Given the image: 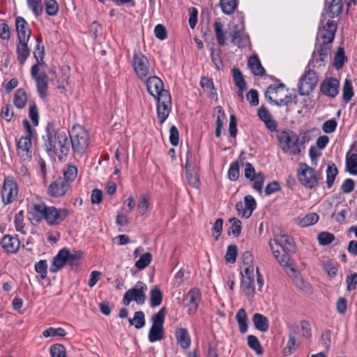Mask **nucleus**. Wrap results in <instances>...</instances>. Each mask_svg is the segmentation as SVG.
I'll return each instance as SVG.
<instances>
[{
  "label": "nucleus",
  "instance_id": "f8f14e48",
  "mask_svg": "<svg viewBox=\"0 0 357 357\" xmlns=\"http://www.w3.org/2000/svg\"><path fill=\"white\" fill-rule=\"evenodd\" d=\"M298 178L303 185L309 188L315 187L319 182L315 170L305 163L299 164Z\"/></svg>",
  "mask_w": 357,
  "mask_h": 357
},
{
  "label": "nucleus",
  "instance_id": "4468645a",
  "mask_svg": "<svg viewBox=\"0 0 357 357\" xmlns=\"http://www.w3.org/2000/svg\"><path fill=\"white\" fill-rule=\"evenodd\" d=\"M244 175L246 178L253 182L252 188L261 193L265 181L264 174L261 172L256 173L253 165L250 162H246L245 164Z\"/></svg>",
  "mask_w": 357,
  "mask_h": 357
},
{
  "label": "nucleus",
  "instance_id": "338daca9",
  "mask_svg": "<svg viewBox=\"0 0 357 357\" xmlns=\"http://www.w3.org/2000/svg\"><path fill=\"white\" fill-rule=\"evenodd\" d=\"M132 321H135V327L137 329L142 328L145 325V317L142 311H137L135 312Z\"/></svg>",
  "mask_w": 357,
  "mask_h": 357
},
{
  "label": "nucleus",
  "instance_id": "a211bd4d",
  "mask_svg": "<svg viewBox=\"0 0 357 357\" xmlns=\"http://www.w3.org/2000/svg\"><path fill=\"white\" fill-rule=\"evenodd\" d=\"M330 52V47L316 44V49L312 53V59L308 66L313 68H319L325 65L326 59L328 58Z\"/></svg>",
  "mask_w": 357,
  "mask_h": 357
},
{
  "label": "nucleus",
  "instance_id": "0eeeda50",
  "mask_svg": "<svg viewBox=\"0 0 357 357\" xmlns=\"http://www.w3.org/2000/svg\"><path fill=\"white\" fill-rule=\"evenodd\" d=\"M337 23L332 20H328L326 22L321 19L318 28V33L316 38V44L330 47L329 45L333 41L337 31Z\"/></svg>",
  "mask_w": 357,
  "mask_h": 357
},
{
  "label": "nucleus",
  "instance_id": "6e6d98bb",
  "mask_svg": "<svg viewBox=\"0 0 357 357\" xmlns=\"http://www.w3.org/2000/svg\"><path fill=\"white\" fill-rule=\"evenodd\" d=\"M66 334L65 330L62 328H52L50 327L43 332V335L45 337H53V336H61L63 337Z\"/></svg>",
  "mask_w": 357,
  "mask_h": 357
},
{
  "label": "nucleus",
  "instance_id": "c85d7f7f",
  "mask_svg": "<svg viewBox=\"0 0 357 357\" xmlns=\"http://www.w3.org/2000/svg\"><path fill=\"white\" fill-rule=\"evenodd\" d=\"M175 337L177 343L183 349H187L191 344V338L186 328H178L175 331Z\"/></svg>",
  "mask_w": 357,
  "mask_h": 357
},
{
  "label": "nucleus",
  "instance_id": "dca6fc26",
  "mask_svg": "<svg viewBox=\"0 0 357 357\" xmlns=\"http://www.w3.org/2000/svg\"><path fill=\"white\" fill-rule=\"evenodd\" d=\"M185 169L188 184L192 188H199L200 186V180L198 167L191 161V154L189 151L187 153Z\"/></svg>",
  "mask_w": 357,
  "mask_h": 357
},
{
  "label": "nucleus",
  "instance_id": "774afa93",
  "mask_svg": "<svg viewBox=\"0 0 357 357\" xmlns=\"http://www.w3.org/2000/svg\"><path fill=\"white\" fill-rule=\"evenodd\" d=\"M337 126V123L335 119H331L325 121L322 126V130L325 133L333 132Z\"/></svg>",
  "mask_w": 357,
  "mask_h": 357
},
{
  "label": "nucleus",
  "instance_id": "393cba45",
  "mask_svg": "<svg viewBox=\"0 0 357 357\" xmlns=\"http://www.w3.org/2000/svg\"><path fill=\"white\" fill-rule=\"evenodd\" d=\"M15 24L17 40H29L31 35V29L25 19L21 16L16 17Z\"/></svg>",
  "mask_w": 357,
  "mask_h": 357
},
{
  "label": "nucleus",
  "instance_id": "f03ea898",
  "mask_svg": "<svg viewBox=\"0 0 357 357\" xmlns=\"http://www.w3.org/2000/svg\"><path fill=\"white\" fill-rule=\"evenodd\" d=\"M28 211L31 216V220H35L37 223L44 220L50 225L61 224L69 215V212L66 208L48 206L42 201L30 203L28 206Z\"/></svg>",
  "mask_w": 357,
  "mask_h": 357
},
{
  "label": "nucleus",
  "instance_id": "7c9ffc66",
  "mask_svg": "<svg viewBox=\"0 0 357 357\" xmlns=\"http://www.w3.org/2000/svg\"><path fill=\"white\" fill-rule=\"evenodd\" d=\"M36 82L37 91L39 96L45 99L47 96L48 77L45 73H40L39 77L34 79Z\"/></svg>",
  "mask_w": 357,
  "mask_h": 357
},
{
  "label": "nucleus",
  "instance_id": "603ef678",
  "mask_svg": "<svg viewBox=\"0 0 357 357\" xmlns=\"http://www.w3.org/2000/svg\"><path fill=\"white\" fill-rule=\"evenodd\" d=\"M347 59L344 56V51L342 47H339L334 56V66L337 70L341 69Z\"/></svg>",
  "mask_w": 357,
  "mask_h": 357
},
{
  "label": "nucleus",
  "instance_id": "5fc2aeb1",
  "mask_svg": "<svg viewBox=\"0 0 357 357\" xmlns=\"http://www.w3.org/2000/svg\"><path fill=\"white\" fill-rule=\"evenodd\" d=\"M14 224H15V229L17 231H20L22 234H25V231L24 230V211H20L15 214V218H14Z\"/></svg>",
  "mask_w": 357,
  "mask_h": 357
},
{
  "label": "nucleus",
  "instance_id": "de8ad7c7",
  "mask_svg": "<svg viewBox=\"0 0 357 357\" xmlns=\"http://www.w3.org/2000/svg\"><path fill=\"white\" fill-rule=\"evenodd\" d=\"M77 175V169L74 165H68L66 170L63 171V180H65L67 183H70L75 179Z\"/></svg>",
  "mask_w": 357,
  "mask_h": 357
},
{
  "label": "nucleus",
  "instance_id": "0e129e2a",
  "mask_svg": "<svg viewBox=\"0 0 357 357\" xmlns=\"http://www.w3.org/2000/svg\"><path fill=\"white\" fill-rule=\"evenodd\" d=\"M50 354L52 357H66V349L60 344H53L50 347Z\"/></svg>",
  "mask_w": 357,
  "mask_h": 357
},
{
  "label": "nucleus",
  "instance_id": "e2e57ef3",
  "mask_svg": "<svg viewBox=\"0 0 357 357\" xmlns=\"http://www.w3.org/2000/svg\"><path fill=\"white\" fill-rule=\"evenodd\" d=\"M35 271L40 274L42 279H45L47 274V264L46 260H40L35 264Z\"/></svg>",
  "mask_w": 357,
  "mask_h": 357
},
{
  "label": "nucleus",
  "instance_id": "680f3d73",
  "mask_svg": "<svg viewBox=\"0 0 357 357\" xmlns=\"http://www.w3.org/2000/svg\"><path fill=\"white\" fill-rule=\"evenodd\" d=\"M323 267L324 271L328 275L334 277L337 275V263L333 261H326L323 262Z\"/></svg>",
  "mask_w": 357,
  "mask_h": 357
},
{
  "label": "nucleus",
  "instance_id": "052dcab7",
  "mask_svg": "<svg viewBox=\"0 0 357 357\" xmlns=\"http://www.w3.org/2000/svg\"><path fill=\"white\" fill-rule=\"evenodd\" d=\"M239 177V164L238 161L231 163L228 170V178L229 180L235 181Z\"/></svg>",
  "mask_w": 357,
  "mask_h": 357
},
{
  "label": "nucleus",
  "instance_id": "f3484780",
  "mask_svg": "<svg viewBox=\"0 0 357 357\" xmlns=\"http://www.w3.org/2000/svg\"><path fill=\"white\" fill-rule=\"evenodd\" d=\"M146 86L148 92L155 100L158 99L164 92H169L164 89L162 81L157 76L150 75L146 79Z\"/></svg>",
  "mask_w": 357,
  "mask_h": 357
},
{
  "label": "nucleus",
  "instance_id": "aec40b11",
  "mask_svg": "<svg viewBox=\"0 0 357 357\" xmlns=\"http://www.w3.org/2000/svg\"><path fill=\"white\" fill-rule=\"evenodd\" d=\"M229 36L231 43L239 48L245 47L250 44L249 36L243 33V26L234 25Z\"/></svg>",
  "mask_w": 357,
  "mask_h": 357
},
{
  "label": "nucleus",
  "instance_id": "c03bdc74",
  "mask_svg": "<svg viewBox=\"0 0 357 357\" xmlns=\"http://www.w3.org/2000/svg\"><path fill=\"white\" fill-rule=\"evenodd\" d=\"M26 3L29 8L36 17L43 14V7L42 0H26Z\"/></svg>",
  "mask_w": 357,
  "mask_h": 357
},
{
  "label": "nucleus",
  "instance_id": "412c9836",
  "mask_svg": "<svg viewBox=\"0 0 357 357\" xmlns=\"http://www.w3.org/2000/svg\"><path fill=\"white\" fill-rule=\"evenodd\" d=\"M241 276V286L245 295L251 298L255 294V272L248 273L246 272H240Z\"/></svg>",
  "mask_w": 357,
  "mask_h": 357
},
{
  "label": "nucleus",
  "instance_id": "cd10ccee",
  "mask_svg": "<svg viewBox=\"0 0 357 357\" xmlns=\"http://www.w3.org/2000/svg\"><path fill=\"white\" fill-rule=\"evenodd\" d=\"M2 248L10 253H15L20 248V242L17 236L5 235L1 241Z\"/></svg>",
  "mask_w": 357,
  "mask_h": 357
},
{
  "label": "nucleus",
  "instance_id": "423d86ee",
  "mask_svg": "<svg viewBox=\"0 0 357 357\" xmlns=\"http://www.w3.org/2000/svg\"><path fill=\"white\" fill-rule=\"evenodd\" d=\"M69 135L73 152L77 155H83L88 148L89 141L86 130L80 125H75Z\"/></svg>",
  "mask_w": 357,
  "mask_h": 357
},
{
  "label": "nucleus",
  "instance_id": "e433bc0d",
  "mask_svg": "<svg viewBox=\"0 0 357 357\" xmlns=\"http://www.w3.org/2000/svg\"><path fill=\"white\" fill-rule=\"evenodd\" d=\"M162 299L163 294L158 287H155L151 290L149 300L151 307L159 306L162 303Z\"/></svg>",
  "mask_w": 357,
  "mask_h": 357
},
{
  "label": "nucleus",
  "instance_id": "6e6552de",
  "mask_svg": "<svg viewBox=\"0 0 357 357\" xmlns=\"http://www.w3.org/2000/svg\"><path fill=\"white\" fill-rule=\"evenodd\" d=\"M284 89V84H271L266 90L265 98L271 103L277 106H287L291 102L292 96L285 95L284 98H280Z\"/></svg>",
  "mask_w": 357,
  "mask_h": 357
},
{
  "label": "nucleus",
  "instance_id": "39448f33",
  "mask_svg": "<svg viewBox=\"0 0 357 357\" xmlns=\"http://www.w3.org/2000/svg\"><path fill=\"white\" fill-rule=\"evenodd\" d=\"M279 146L284 153L298 155L301 152V144L298 136L291 130L280 131L277 136Z\"/></svg>",
  "mask_w": 357,
  "mask_h": 357
},
{
  "label": "nucleus",
  "instance_id": "c756f323",
  "mask_svg": "<svg viewBox=\"0 0 357 357\" xmlns=\"http://www.w3.org/2000/svg\"><path fill=\"white\" fill-rule=\"evenodd\" d=\"M252 322L256 329L261 332H266L268 330V319L262 314L255 313L252 317Z\"/></svg>",
  "mask_w": 357,
  "mask_h": 357
},
{
  "label": "nucleus",
  "instance_id": "37998d69",
  "mask_svg": "<svg viewBox=\"0 0 357 357\" xmlns=\"http://www.w3.org/2000/svg\"><path fill=\"white\" fill-rule=\"evenodd\" d=\"M222 11L226 15H231L237 8L236 0H220Z\"/></svg>",
  "mask_w": 357,
  "mask_h": 357
},
{
  "label": "nucleus",
  "instance_id": "864d4df0",
  "mask_svg": "<svg viewBox=\"0 0 357 357\" xmlns=\"http://www.w3.org/2000/svg\"><path fill=\"white\" fill-rule=\"evenodd\" d=\"M166 314V308L162 307L158 313L153 315L151 321L153 326H163L165 321V317Z\"/></svg>",
  "mask_w": 357,
  "mask_h": 357
},
{
  "label": "nucleus",
  "instance_id": "b1692460",
  "mask_svg": "<svg viewBox=\"0 0 357 357\" xmlns=\"http://www.w3.org/2000/svg\"><path fill=\"white\" fill-rule=\"evenodd\" d=\"M69 188V183L59 177L50 185L47 193L50 197H60L64 196Z\"/></svg>",
  "mask_w": 357,
  "mask_h": 357
},
{
  "label": "nucleus",
  "instance_id": "69168bd1",
  "mask_svg": "<svg viewBox=\"0 0 357 357\" xmlns=\"http://www.w3.org/2000/svg\"><path fill=\"white\" fill-rule=\"evenodd\" d=\"M229 222L231 223V226L230 227L231 232L235 236H238L241 232V221L236 218H231L229 219Z\"/></svg>",
  "mask_w": 357,
  "mask_h": 357
},
{
  "label": "nucleus",
  "instance_id": "09e8293b",
  "mask_svg": "<svg viewBox=\"0 0 357 357\" xmlns=\"http://www.w3.org/2000/svg\"><path fill=\"white\" fill-rule=\"evenodd\" d=\"M318 220L319 215L315 213H311L302 218L298 222V225L302 227H308L317 223Z\"/></svg>",
  "mask_w": 357,
  "mask_h": 357
},
{
  "label": "nucleus",
  "instance_id": "58836bf2",
  "mask_svg": "<svg viewBox=\"0 0 357 357\" xmlns=\"http://www.w3.org/2000/svg\"><path fill=\"white\" fill-rule=\"evenodd\" d=\"M233 79L236 86L240 91H244L247 89L246 82L244 77L238 68H233L232 70Z\"/></svg>",
  "mask_w": 357,
  "mask_h": 357
},
{
  "label": "nucleus",
  "instance_id": "bb28decb",
  "mask_svg": "<svg viewBox=\"0 0 357 357\" xmlns=\"http://www.w3.org/2000/svg\"><path fill=\"white\" fill-rule=\"evenodd\" d=\"M29 40H17L16 45L17 60L21 66H23L30 56L31 50L28 46Z\"/></svg>",
  "mask_w": 357,
  "mask_h": 357
},
{
  "label": "nucleus",
  "instance_id": "3c124183",
  "mask_svg": "<svg viewBox=\"0 0 357 357\" xmlns=\"http://www.w3.org/2000/svg\"><path fill=\"white\" fill-rule=\"evenodd\" d=\"M248 344L250 349L256 352L257 354L260 355L263 353V348L256 336L253 335H248Z\"/></svg>",
  "mask_w": 357,
  "mask_h": 357
},
{
  "label": "nucleus",
  "instance_id": "4d7b16f0",
  "mask_svg": "<svg viewBox=\"0 0 357 357\" xmlns=\"http://www.w3.org/2000/svg\"><path fill=\"white\" fill-rule=\"evenodd\" d=\"M237 257V247L235 245H229L227 248L225 256V261L228 263H234Z\"/></svg>",
  "mask_w": 357,
  "mask_h": 357
},
{
  "label": "nucleus",
  "instance_id": "2f4dec72",
  "mask_svg": "<svg viewBox=\"0 0 357 357\" xmlns=\"http://www.w3.org/2000/svg\"><path fill=\"white\" fill-rule=\"evenodd\" d=\"M248 65L251 72L256 76H263L265 74V69L262 66L259 58L257 56L250 57Z\"/></svg>",
  "mask_w": 357,
  "mask_h": 357
},
{
  "label": "nucleus",
  "instance_id": "c9c22d12",
  "mask_svg": "<svg viewBox=\"0 0 357 357\" xmlns=\"http://www.w3.org/2000/svg\"><path fill=\"white\" fill-rule=\"evenodd\" d=\"M165 331L163 326H151L149 332V340L155 342L164 338Z\"/></svg>",
  "mask_w": 357,
  "mask_h": 357
},
{
  "label": "nucleus",
  "instance_id": "bf43d9fd",
  "mask_svg": "<svg viewBox=\"0 0 357 357\" xmlns=\"http://www.w3.org/2000/svg\"><path fill=\"white\" fill-rule=\"evenodd\" d=\"M297 347L298 344L296 342L295 336L291 334H289L286 348L284 349V354L291 355L296 351Z\"/></svg>",
  "mask_w": 357,
  "mask_h": 357
},
{
  "label": "nucleus",
  "instance_id": "a18cd8bd",
  "mask_svg": "<svg viewBox=\"0 0 357 357\" xmlns=\"http://www.w3.org/2000/svg\"><path fill=\"white\" fill-rule=\"evenodd\" d=\"M354 95V92L351 82L346 79L342 89V98L346 102H348L351 100Z\"/></svg>",
  "mask_w": 357,
  "mask_h": 357
},
{
  "label": "nucleus",
  "instance_id": "72a5a7b5",
  "mask_svg": "<svg viewBox=\"0 0 357 357\" xmlns=\"http://www.w3.org/2000/svg\"><path fill=\"white\" fill-rule=\"evenodd\" d=\"M28 101V96L25 91L22 89H18L15 91L13 103L18 109L24 108Z\"/></svg>",
  "mask_w": 357,
  "mask_h": 357
},
{
  "label": "nucleus",
  "instance_id": "473e14b6",
  "mask_svg": "<svg viewBox=\"0 0 357 357\" xmlns=\"http://www.w3.org/2000/svg\"><path fill=\"white\" fill-rule=\"evenodd\" d=\"M241 272H246L252 273L255 272V266L253 265V257L252 254L246 251L242 255V265L240 267Z\"/></svg>",
  "mask_w": 357,
  "mask_h": 357
},
{
  "label": "nucleus",
  "instance_id": "2eb2a0df",
  "mask_svg": "<svg viewBox=\"0 0 357 357\" xmlns=\"http://www.w3.org/2000/svg\"><path fill=\"white\" fill-rule=\"evenodd\" d=\"M201 298V291L198 288L191 289L185 296L183 305L188 308L189 315H194L197 312Z\"/></svg>",
  "mask_w": 357,
  "mask_h": 357
},
{
  "label": "nucleus",
  "instance_id": "9b49d317",
  "mask_svg": "<svg viewBox=\"0 0 357 357\" xmlns=\"http://www.w3.org/2000/svg\"><path fill=\"white\" fill-rule=\"evenodd\" d=\"M318 82L317 73L312 70H308L300 78L298 90L301 96H308L315 88Z\"/></svg>",
  "mask_w": 357,
  "mask_h": 357
},
{
  "label": "nucleus",
  "instance_id": "49530a36",
  "mask_svg": "<svg viewBox=\"0 0 357 357\" xmlns=\"http://www.w3.org/2000/svg\"><path fill=\"white\" fill-rule=\"evenodd\" d=\"M45 9L47 15L54 17L58 14L59 7L56 0H45Z\"/></svg>",
  "mask_w": 357,
  "mask_h": 357
},
{
  "label": "nucleus",
  "instance_id": "8fccbe9b",
  "mask_svg": "<svg viewBox=\"0 0 357 357\" xmlns=\"http://www.w3.org/2000/svg\"><path fill=\"white\" fill-rule=\"evenodd\" d=\"M152 261V255L150 252L142 254L139 259L135 262V267L139 270L144 269Z\"/></svg>",
  "mask_w": 357,
  "mask_h": 357
},
{
  "label": "nucleus",
  "instance_id": "79ce46f5",
  "mask_svg": "<svg viewBox=\"0 0 357 357\" xmlns=\"http://www.w3.org/2000/svg\"><path fill=\"white\" fill-rule=\"evenodd\" d=\"M213 27L218 44L224 46L226 44V36L223 31L222 24L220 21L216 20L213 24Z\"/></svg>",
  "mask_w": 357,
  "mask_h": 357
},
{
  "label": "nucleus",
  "instance_id": "9d476101",
  "mask_svg": "<svg viewBox=\"0 0 357 357\" xmlns=\"http://www.w3.org/2000/svg\"><path fill=\"white\" fill-rule=\"evenodd\" d=\"M147 289L145 283L138 281L132 288L125 292L123 298V304L128 305L131 301H135L138 305H143L146 301Z\"/></svg>",
  "mask_w": 357,
  "mask_h": 357
},
{
  "label": "nucleus",
  "instance_id": "1a4fd4ad",
  "mask_svg": "<svg viewBox=\"0 0 357 357\" xmlns=\"http://www.w3.org/2000/svg\"><path fill=\"white\" fill-rule=\"evenodd\" d=\"M132 66L137 77L142 80H145L149 76L154 74V70L151 63L139 52L134 53Z\"/></svg>",
  "mask_w": 357,
  "mask_h": 357
},
{
  "label": "nucleus",
  "instance_id": "ddd939ff",
  "mask_svg": "<svg viewBox=\"0 0 357 357\" xmlns=\"http://www.w3.org/2000/svg\"><path fill=\"white\" fill-rule=\"evenodd\" d=\"M169 92H164L157 100V117L162 125L167 119L172 109V101Z\"/></svg>",
  "mask_w": 357,
  "mask_h": 357
},
{
  "label": "nucleus",
  "instance_id": "4be33fe9",
  "mask_svg": "<svg viewBox=\"0 0 357 357\" xmlns=\"http://www.w3.org/2000/svg\"><path fill=\"white\" fill-rule=\"evenodd\" d=\"M340 82L334 77L326 78L320 85L321 92L328 97L335 98L339 93Z\"/></svg>",
  "mask_w": 357,
  "mask_h": 357
},
{
  "label": "nucleus",
  "instance_id": "ea45409f",
  "mask_svg": "<svg viewBox=\"0 0 357 357\" xmlns=\"http://www.w3.org/2000/svg\"><path fill=\"white\" fill-rule=\"evenodd\" d=\"M337 173V169L333 162L328 165L326 169V185L328 188L333 186Z\"/></svg>",
  "mask_w": 357,
  "mask_h": 357
},
{
  "label": "nucleus",
  "instance_id": "13d9d810",
  "mask_svg": "<svg viewBox=\"0 0 357 357\" xmlns=\"http://www.w3.org/2000/svg\"><path fill=\"white\" fill-rule=\"evenodd\" d=\"M335 240V236L328 231L321 232L318 235V241L321 245H327Z\"/></svg>",
  "mask_w": 357,
  "mask_h": 357
},
{
  "label": "nucleus",
  "instance_id": "7ed1b4c3",
  "mask_svg": "<svg viewBox=\"0 0 357 357\" xmlns=\"http://www.w3.org/2000/svg\"><path fill=\"white\" fill-rule=\"evenodd\" d=\"M269 246L273 252L274 257L277 259L282 266L289 268L293 272L295 269L290 261V257L287 252H294L295 245L293 238L280 231L274 236L273 239L269 241Z\"/></svg>",
  "mask_w": 357,
  "mask_h": 357
},
{
  "label": "nucleus",
  "instance_id": "20e7f679",
  "mask_svg": "<svg viewBox=\"0 0 357 357\" xmlns=\"http://www.w3.org/2000/svg\"><path fill=\"white\" fill-rule=\"evenodd\" d=\"M82 255V252L80 251H70L67 248H63L53 258L50 271L56 273L65 265H68L72 268L76 266L79 264Z\"/></svg>",
  "mask_w": 357,
  "mask_h": 357
},
{
  "label": "nucleus",
  "instance_id": "f257e3e1",
  "mask_svg": "<svg viewBox=\"0 0 357 357\" xmlns=\"http://www.w3.org/2000/svg\"><path fill=\"white\" fill-rule=\"evenodd\" d=\"M43 141L45 150L51 158L57 156L61 160L69 152V141L66 131L63 128H56L52 122L47 123Z\"/></svg>",
  "mask_w": 357,
  "mask_h": 357
},
{
  "label": "nucleus",
  "instance_id": "f704fd0d",
  "mask_svg": "<svg viewBox=\"0 0 357 357\" xmlns=\"http://www.w3.org/2000/svg\"><path fill=\"white\" fill-rule=\"evenodd\" d=\"M236 319L238 324L239 331L241 333H245L248 331V316L244 308L238 310L236 314Z\"/></svg>",
  "mask_w": 357,
  "mask_h": 357
},
{
  "label": "nucleus",
  "instance_id": "6ab92c4d",
  "mask_svg": "<svg viewBox=\"0 0 357 357\" xmlns=\"http://www.w3.org/2000/svg\"><path fill=\"white\" fill-rule=\"evenodd\" d=\"M17 193L18 189L15 181L10 178H6L1 192L3 202L5 204L12 203L17 197Z\"/></svg>",
  "mask_w": 357,
  "mask_h": 357
},
{
  "label": "nucleus",
  "instance_id": "5701e85b",
  "mask_svg": "<svg viewBox=\"0 0 357 357\" xmlns=\"http://www.w3.org/2000/svg\"><path fill=\"white\" fill-rule=\"evenodd\" d=\"M31 136L20 138L17 144V154L23 161H29L31 159Z\"/></svg>",
  "mask_w": 357,
  "mask_h": 357
},
{
  "label": "nucleus",
  "instance_id": "4c0bfd02",
  "mask_svg": "<svg viewBox=\"0 0 357 357\" xmlns=\"http://www.w3.org/2000/svg\"><path fill=\"white\" fill-rule=\"evenodd\" d=\"M347 170L352 175L357 174V153H347L346 156Z\"/></svg>",
  "mask_w": 357,
  "mask_h": 357
},
{
  "label": "nucleus",
  "instance_id": "a878e982",
  "mask_svg": "<svg viewBox=\"0 0 357 357\" xmlns=\"http://www.w3.org/2000/svg\"><path fill=\"white\" fill-rule=\"evenodd\" d=\"M244 202L245 208L241 202H238L236 204V209L242 217L248 218L252 215V211L256 208L257 203L255 198L251 195L245 196Z\"/></svg>",
  "mask_w": 357,
  "mask_h": 357
},
{
  "label": "nucleus",
  "instance_id": "a19ab883",
  "mask_svg": "<svg viewBox=\"0 0 357 357\" xmlns=\"http://www.w3.org/2000/svg\"><path fill=\"white\" fill-rule=\"evenodd\" d=\"M211 58L215 68L218 70H223L224 63L221 56V50L220 49H211Z\"/></svg>",
  "mask_w": 357,
  "mask_h": 357
}]
</instances>
